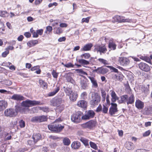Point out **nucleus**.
Here are the masks:
<instances>
[{"mask_svg": "<svg viewBox=\"0 0 152 152\" xmlns=\"http://www.w3.org/2000/svg\"><path fill=\"white\" fill-rule=\"evenodd\" d=\"M78 62L82 65H88L89 64V62L88 61L83 59L79 60Z\"/></svg>", "mask_w": 152, "mask_h": 152, "instance_id": "45", "label": "nucleus"}, {"mask_svg": "<svg viewBox=\"0 0 152 152\" xmlns=\"http://www.w3.org/2000/svg\"><path fill=\"white\" fill-rule=\"evenodd\" d=\"M40 109L42 110L44 112H48L49 111V109L48 107H39Z\"/></svg>", "mask_w": 152, "mask_h": 152, "instance_id": "51", "label": "nucleus"}, {"mask_svg": "<svg viewBox=\"0 0 152 152\" xmlns=\"http://www.w3.org/2000/svg\"><path fill=\"white\" fill-rule=\"evenodd\" d=\"M94 51L97 53L99 52L100 54L101 55L102 53H105L107 50L105 45L102 46L96 44L94 46Z\"/></svg>", "mask_w": 152, "mask_h": 152, "instance_id": "7", "label": "nucleus"}, {"mask_svg": "<svg viewBox=\"0 0 152 152\" xmlns=\"http://www.w3.org/2000/svg\"><path fill=\"white\" fill-rule=\"evenodd\" d=\"M32 138L33 140L37 142L41 139V136L39 133H34L32 136Z\"/></svg>", "mask_w": 152, "mask_h": 152, "instance_id": "31", "label": "nucleus"}, {"mask_svg": "<svg viewBox=\"0 0 152 152\" xmlns=\"http://www.w3.org/2000/svg\"><path fill=\"white\" fill-rule=\"evenodd\" d=\"M80 140L83 143L85 146H89L88 140V139L84 137H81L80 139Z\"/></svg>", "mask_w": 152, "mask_h": 152, "instance_id": "39", "label": "nucleus"}, {"mask_svg": "<svg viewBox=\"0 0 152 152\" xmlns=\"http://www.w3.org/2000/svg\"><path fill=\"white\" fill-rule=\"evenodd\" d=\"M101 97L98 93L92 92L91 93L90 103L92 106L97 105L100 101Z\"/></svg>", "mask_w": 152, "mask_h": 152, "instance_id": "4", "label": "nucleus"}, {"mask_svg": "<svg viewBox=\"0 0 152 152\" xmlns=\"http://www.w3.org/2000/svg\"><path fill=\"white\" fill-rule=\"evenodd\" d=\"M87 94L86 92H84L81 93L80 96L82 99H84L85 97L86 96Z\"/></svg>", "mask_w": 152, "mask_h": 152, "instance_id": "57", "label": "nucleus"}, {"mask_svg": "<svg viewBox=\"0 0 152 152\" xmlns=\"http://www.w3.org/2000/svg\"><path fill=\"white\" fill-rule=\"evenodd\" d=\"M66 38L65 37H61L59 38L58 39V41L59 42H62L63 41H64L66 40Z\"/></svg>", "mask_w": 152, "mask_h": 152, "instance_id": "63", "label": "nucleus"}, {"mask_svg": "<svg viewBox=\"0 0 152 152\" xmlns=\"http://www.w3.org/2000/svg\"><path fill=\"white\" fill-rule=\"evenodd\" d=\"M138 66L140 69L146 72H148L150 70L149 66L147 64L142 62L139 64Z\"/></svg>", "mask_w": 152, "mask_h": 152, "instance_id": "14", "label": "nucleus"}, {"mask_svg": "<svg viewBox=\"0 0 152 152\" xmlns=\"http://www.w3.org/2000/svg\"><path fill=\"white\" fill-rule=\"evenodd\" d=\"M9 53V51L6 50V51L2 53V56L3 57H5Z\"/></svg>", "mask_w": 152, "mask_h": 152, "instance_id": "59", "label": "nucleus"}, {"mask_svg": "<svg viewBox=\"0 0 152 152\" xmlns=\"http://www.w3.org/2000/svg\"><path fill=\"white\" fill-rule=\"evenodd\" d=\"M36 108L33 107L31 109L28 108H22L20 105H16L15 106V111L17 114L18 112H20L23 113H34V110H36Z\"/></svg>", "mask_w": 152, "mask_h": 152, "instance_id": "2", "label": "nucleus"}, {"mask_svg": "<svg viewBox=\"0 0 152 152\" xmlns=\"http://www.w3.org/2000/svg\"><path fill=\"white\" fill-rule=\"evenodd\" d=\"M76 71H77L78 73H80V74H81L82 75H87V74L86 72H84L81 69H76Z\"/></svg>", "mask_w": 152, "mask_h": 152, "instance_id": "46", "label": "nucleus"}, {"mask_svg": "<svg viewBox=\"0 0 152 152\" xmlns=\"http://www.w3.org/2000/svg\"><path fill=\"white\" fill-rule=\"evenodd\" d=\"M149 90V85H147L142 86L141 87V90L145 94L147 93Z\"/></svg>", "mask_w": 152, "mask_h": 152, "instance_id": "35", "label": "nucleus"}, {"mask_svg": "<svg viewBox=\"0 0 152 152\" xmlns=\"http://www.w3.org/2000/svg\"><path fill=\"white\" fill-rule=\"evenodd\" d=\"M116 45L113 42H110L109 43L108 47L112 50H115L116 49Z\"/></svg>", "mask_w": 152, "mask_h": 152, "instance_id": "41", "label": "nucleus"}, {"mask_svg": "<svg viewBox=\"0 0 152 152\" xmlns=\"http://www.w3.org/2000/svg\"><path fill=\"white\" fill-rule=\"evenodd\" d=\"M101 94L102 97H106V93L103 89H101Z\"/></svg>", "mask_w": 152, "mask_h": 152, "instance_id": "60", "label": "nucleus"}, {"mask_svg": "<svg viewBox=\"0 0 152 152\" xmlns=\"http://www.w3.org/2000/svg\"><path fill=\"white\" fill-rule=\"evenodd\" d=\"M90 56V54L88 53H85L82 54L81 55V57L84 58L85 59H88L89 58Z\"/></svg>", "mask_w": 152, "mask_h": 152, "instance_id": "47", "label": "nucleus"}, {"mask_svg": "<svg viewBox=\"0 0 152 152\" xmlns=\"http://www.w3.org/2000/svg\"><path fill=\"white\" fill-rule=\"evenodd\" d=\"M24 97L20 94H14L11 97V99L17 101H21L24 99Z\"/></svg>", "mask_w": 152, "mask_h": 152, "instance_id": "23", "label": "nucleus"}, {"mask_svg": "<svg viewBox=\"0 0 152 152\" xmlns=\"http://www.w3.org/2000/svg\"><path fill=\"white\" fill-rule=\"evenodd\" d=\"M144 115H149L152 114V107L147 106L145 107L142 111Z\"/></svg>", "mask_w": 152, "mask_h": 152, "instance_id": "21", "label": "nucleus"}, {"mask_svg": "<svg viewBox=\"0 0 152 152\" xmlns=\"http://www.w3.org/2000/svg\"><path fill=\"white\" fill-rule=\"evenodd\" d=\"M38 35H42L43 32V30L42 29H39L37 31Z\"/></svg>", "mask_w": 152, "mask_h": 152, "instance_id": "64", "label": "nucleus"}, {"mask_svg": "<svg viewBox=\"0 0 152 152\" xmlns=\"http://www.w3.org/2000/svg\"><path fill=\"white\" fill-rule=\"evenodd\" d=\"M4 115L6 116L13 117L17 115V112L13 108H9L6 110L4 112Z\"/></svg>", "mask_w": 152, "mask_h": 152, "instance_id": "9", "label": "nucleus"}, {"mask_svg": "<svg viewBox=\"0 0 152 152\" xmlns=\"http://www.w3.org/2000/svg\"><path fill=\"white\" fill-rule=\"evenodd\" d=\"M47 118L45 115L33 117L31 121L32 122H41L47 121Z\"/></svg>", "mask_w": 152, "mask_h": 152, "instance_id": "11", "label": "nucleus"}, {"mask_svg": "<svg viewBox=\"0 0 152 152\" xmlns=\"http://www.w3.org/2000/svg\"><path fill=\"white\" fill-rule=\"evenodd\" d=\"M64 77L66 78L67 81L68 82H70L73 85H74L75 84V81L73 79L71 76L70 73H65L64 76Z\"/></svg>", "mask_w": 152, "mask_h": 152, "instance_id": "20", "label": "nucleus"}, {"mask_svg": "<svg viewBox=\"0 0 152 152\" xmlns=\"http://www.w3.org/2000/svg\"><path fill=\"white\" fill-rule=\"evenodd\" d=\"M38 41L37 40H33L27 42V45L29 47L34 46L38 44Z\"/></svg>", "mask_w": 152, "mask_h": 152, "instance_id": "33", "label": "nucleus"}, {"mask_svg": "<svg viewBox=\"0 0 152 152\" xmlns=\"http://www.w3.org/2000/svg\"><path fill=\"white\" fill-rule=\"evenodd\" d=\"M125 146L128 150H133L135 148L134 144L132 142L129 141L126 142Z\"/></svg>", "mask_w": 152, "mask_h": 152, "instance_id": "26", "label": "nucleus"}, {"mask_svg": "<svg viewBox=\"0 0 152 152\" xmlns=\"http://www.w3.org/2000/svg\"><path fill=\"white\" fill-rule=\"evenodd\" d=\"M124 76L121 72L117 73L116 74H114L112 75V78L115 80H119L120 81H122Z\"/></svg>", "mask_w": 152, "mask_h": 152, "instance_id": "16", "label": "nucleus"}, {"mask_svg": "<svg viewBox=\"0 0 152 152\" xmlns=\"http://www.w3.org/2000/svg\"><path fill=\"white\" fill-rule=\"evenodd\" d=\"M80 83L81 88L82 89H86L88 88V82L87 79H85L81 80Z\"/></svg>", "mask_w": 152, "mask_h": 152, "instance_id": "17", "label": "nucleus"}, {"mask_svg": "<svg viewBox=\"0 0 152 152\" xmlns=\"http://www.w3.org/2000/svg\"><path fill=\"white\" fill-rule=\"evenodd\" d=\"M126 104L127 105L129 104H132L133 103L134 101V95L132 94L130 96H129L127 95V98Z\"/></svg>", "mask_w": 152, "mask_h": 152, "instance_id": "25", "label": "nucleus"}, {"mask_svg": "<svg viewBox=\"0 0 152 152\" xmlns=\"http://www.w3.org/2000/svg\"><path fill=\"white\" fill-rule=\"evenodd\" d=\"M28 144L30 145H34V144L36 143V142H34V140L32 141L31 140H28Z\"/></svg>", "mask_w": 152, "mask_h": 152, "instance_id": "62", "label": "nucleus"}, {"mask_svg": "<svg viewBox=\"0 0 152 152\" xmlns=\"http://www.w3.org/2000/svg\"><path fill=\"white\" fill-rule=\"evenodd\" d=\"M7 102L5 100L0 101V111L4 110L7 107Z\"/></svg>", "mask_w": 152, "mask_h": 152, "instance_id": "29", "label": "nucleus"}, {"mask_svg": "<svg viewBox=\"0 0 152 152\" xmlns=\"http://www.w3.org/2000/svg\"><path fill=\"white\" fill-rule=\"evenodd\" d=\"M51 74L54 78H57V77L58 73H57L54 70L52 71Z\"/></svg>", "mask_w": 152, "mask_h": 152, "instance_id": "54", "label": "nucleus"}, {"mask_svg": "<svg viewBox=\"0 0 152 152\" xmlns=\"http://www.w3.org/2000/svg\"><path fill=\"white\" fill-rule=\"evenodd\" d=\"M39 82L41 86L44 88H46L47 87V83L42 80H39Z\"/></svg>", "mask_w": 152, "mask_h": 152, "instance_id": "40", "label": "nucleus"}, {"mask_svg": "<svg viewBox=\"0 0 152 152\" xmlns=\"http://www.w3.org/2000/svg\"><path fill=\"white\" fill-rule=\"evenodd\" d=\"M97 60L99 62H100V63L103 64L104 65H108L109 64L108 62L107 61L103 58H99Z\"/></svg>", "mask_w": 152, "mask_h": 152, "instance_id": "43", "label": "nucleus"}, {"mask_svg": "<svg viewBox=\"0 0 152 152\" xmlns=\"http://www.w3.org/2000/svg\"><path fill=\"white\" fill-rule=\"evenodd\" d=\"M116 19L119 23L121 22H129L130 23L132 21L131 19H125L124 17L122 16H117Z\"/></svg>", "mask_w": 152, "mask_h": 152, "instance_id": "19", "label": "nucleus"}, {"mask_svg": "<svg viewBox=\"0 0 152 152\" xmlns=\"http://www.w3.org/2000/svg\"><path fill=\"white\" fill-rule=\"evenodd\" d=\"M82 114L83 113L80 111H78L74 114L71 117L72 121L76 123L80 122L81 121V116Z\"/></svg>", "mask_w": 152, "mask_h": 152, "instance_id": "6", "label": "nucleus"}, {"mask_svg": "<svg viewBox=\"0 0 152 152\" xmlns=\"http://www.w3.org/2000/svg\"><path fill=\"white\" fill-rule=\"evenodd\" d=\"M90 19V17H88L86 18H83L82 20V22H86L88 23L89 22V19Z\"/></svg>", "mask_w": 152, "mask_h": 152, "instance_id": "58", "label": "nucleus"}, {"mask_svg": "<svg viewBox=\"0 0 152 152\" xmlns=\"http://www.w3.org/2000/svg\"><path fill=\"white\" fill-rule=\"evenodd\" d=\"M105 66L107 67V68H108L110 69L111 72H113L115 73H118L119 72H118V70L116 68L112 66Z\"/></svg>", "mask_w": 152, "mask_h": 152, "instance_id": "42", "label": "nucleus"}, {"mask_svg": "<svg viewBox=\"0 0 152 152\" xmlns=\"http://www.w3.org/2000/svg\"><path fill=\"white\" fill-rule=\"evenodd\" d=\"M135 105L136 107L139 109H142L144 107V103L139 99L136 100Z\"/></svg>", "mask_w": 152, "mask_h": 152, "instance_id": "24", "label": "nucleus"}, {"mask_svg": "<svg viewBox=\"0 0 152 152\" xmlns=\"http://www.w3.org/2000/svg\"><path fill=\"white\" fill-rule=\"evenodd\" d=\"M62 64L64 66L67 68L73 67L74 66V65L72 64L71 63H69L66 64H64L62 63Z\"/></svg>", "mask_w": 152, "mask_h": 152, "instance_id": "48", "label": "nucleus"}, {"mask_svg": "<svg viewBox=\"0 0 152 152\" xmlns=\"http://www.w3.org/2000/svg\"><path fill=\"white\" fill-rule=\"evenodd\" d=\"M89 78L90 79L93 86L96 88L98 86V84L96 81L95 79L93 77H89Z\"/></svg>", "mask_w": 152, "mask_h": 152, "instance_id": "38", "label": "nucleus"}, {"mask_svg": "<svg viewBox=\"0 0 152 152\" xmlns=\"http://www.w3.org/2000/svg\"><path fill=\"white\" fill-rule=\"evenodd\" d=\"M42 104L40 101L35 100H31L28 99L23 101L21 103V105L23 107H28L37 105H41Z\"/></svg>", "mask_w": 152, "mask_h": 152, "instance_id": "3", "label": "nucleus"}, {"mask_svg": "<svg viewBox=\"0 0 152 152\" xmlns=\"http://www.w3.org/2000/svg\"><path fill=\"white\" fill-rule=\"evenodd\" d=\"M63 142L64 144L65 145L68 146L71 143V141L70 139L66 137H65L64 138Z\"/></svg>", "mask_w": 152, "mask_h": 152, "instance_id": "36", "label": "nucleus"}, {"mask_svg": "<svg viewBox=\"0 0 152 152\" xmlns=\"http://www.w3.org/2000/svg\"><path fill=\"white\" fill-rule=\"evenodd\" d=\"M95 115L94 112L92 110H89L86 112V114L81 117V119L83 120H88L94 117Z\"/></svg>", "mask_w": 152, "mask_h": 152, "instance_id": "8", "label": "nucleus"}, {"mask_svg": "<svg viewBox=\"0 0 152 152\" xmlns=\"http://www.w3.org/2000/svg\"><path fill=\"white\" fill-rule=\"evenodd\" d=\"M10 92V91H7L4 89H0V93H1L9 94Z\"/></svg>", "mask_w": 152, "mask_h": 152, "instance_id": "55", "label": "nucleus"}, {"mask_svg": "<svg viewBox=\"0 0 152 152\" xmlns=\"http://www.w3.org/2000/svg\"><path fill=\"white\" fill-rule=\"evenodd\" d=\"M39 66H34L31 68V70L32 71H34L35 70H37V69H39Z\"/></svg>", "mask_w": 152, "mask_h": 152, "instance_id": "61", "label": "nucleus"}, {"mask_svg": "<svg viewBox=\"0 0 152 152\" xmlns=\"http://www.w3.org/2000/svg\"><path fill=\"white\" fill-rule=\"evenodd\" d=\"M63 101L61 98H54L50 100V102L52 105L58 107L62 103Z\"/></svg>", "mask_w": 152, "mask_h": 152, "instance_id": "10", "label": "nucleus"}, {"mask_svg": "<svg viewBox=\"0 0 152 152\" xmlns=\"http://www.w3.org/2000/svg\"><path fill=\"white\" fill-rule=\"evenodd\" d=\"M151 133V131L150 130H148L145 133H144L143 134V136L144 137H146L148 136Z\"/></svg>", "mask_w": 152, "mask_h": 152, "instance_id": "56", "label": "nucleus"}, {"mask_svg": "<svg viewBox=\"0 0 152 152\" xmlns=\"http://www.w3.org/2000/svg\"><path fill=\"white\" fill-rule=\"evenodd\" d=\"M93 46V44L92 43H89L85 45L81 49L82 51H87L90 50L92 47Z\"/></svg>", "mask_w": 152, "mask_h": 152, "instance_id": "30", "label": "nucleus"}, {"mask_svg": "<svg viewBox=\"0 0 152 152\" xmlns=\"http://www.w3.org/2000/svg\"><path fill=\"white\" fill-rule=\"evenodd\" d=\"M96 122L94 121H90L82 125V126L84 128L91 129L94 127L96 125Z\"/></svg>", "mask_w": 152, "mask_h": 152, "instance_id": "12", "label": "nucleus"}, {"mask_svg": "<svg viewBox=\"0 0 152 152\" xmlns=\"http://www.w3.org/2000/svg\"><path fill=\"white\" fill-rule=\"evenodd\" d=\"M66 95L69 96L70 100L73 102L76 101L78 96L77 92L76 91H73L71 88H66L64 90Z\"/></svg>", "mask_w": 152, "mask_h": 152, "instance_id": "1", "label": "nucleus"}, {"mask_svg": "<svg viewBox=\"0 0 152 152\" xmlns=\"http://www.w3.org/2000/svg\"><path fill=\"white\" fill-rule=\"evenodd\" d=\"M19 125L21 128L24 127L25 125L24 121L22 120H21L19 121Z\"/></svg>", "mask_w": 152, "mask_h": 152, "instance_id": "52", "label": "nucleus"}, {"mask_svg": "<svg viewBox=\"0 0 152 152\" xmlns=\"http://www.w3.org/2000/svg\"><path fill=\"white\" fill-rule=\"evenodd\" d=\"M141 59L146 61V62L149 63L150 64H152V62L151 59H152V56L151 55L149 56H141L139 57Z\"/></svg>", "mask_w": 152, "mask_h": 152, "instance_id": "22", "label": "nucleus"}, {"mask_svg": "<svg viewBox=\"0 0 152 152\" xmlns=\"http://www.w3.org/2000/svg\"><path fill=\"white\" fill-rule=\"evenodd\" d=\"M7 14V12L5 11H0V16L5 17Z\"/></svg>", "mask_w": 152, "mask_h": 152, "instance_id": "50", "label": "nucleus"}, {"mask_svg": "<svg viewBox=\"0 0 152 152\" xmlns=\"http://www.w3.org/2000/svg\"><path fill=\"white\" fill-rule=\"evenodd\" d=\"M54 33L55 34H59L62 33V31L60 27L55 28H54Z\"/></svg>", "mask_w": 152, "mask_h": 152, "instance_id": "44", "label": "nucleus"}, {"mask_svg": "<svg viewBox=\"0 0 152 152\" xmlns=\"http://www.w3.org/2000/svg\"><path fill=\"white\" fill-rule=\"evenodd\" d=\"M118 61L121 65L125 66L128 65L130 62L129 59L124 57H119Z\"/></svg>", "mask_w": 152, "mask_h": 152, "instance_id": "15", "label": "nucleus"}, {"mask_svg": "<svg viewBox=\"0 0 152 152\" xmlns=\"http://www.w3.org/2000/svg\"><path fill=\"white\" fill-rule=\"evenodd\" d=\"M60 88L58 87H57L55 88L53 91L49 93L48 94L49 96H53L55 95L59 90Z\"/></svg>", "mask_w": 152, "mask_h": 152, "instance_id": "37", "label": "nucleus"}, {"mask_svg": "<svg viewBox=\"0 0 152 152\" xmlns=\"http://www.w3.org/2000/svg\"><path fill=\"white\" fill-rule=\"evenodd\" d=\"M80 146V143L78 141H75L73 142L71 144V147L75 149H77Z\"/></svg>", "mask_w": 152, "mask_h": 152, "instance_id": "34", "label": "nucleus"}, {"mask_svg": "<svg viewBox=\"0 0 152 152\" xmlns=\"http://www.w3.org/2000/svg\"><path fill=\"white\" fill-rule=\"evenodd\" d=\"M127 95H125L121 96L120 97V99L118 100V102L120 104L126 103Z\"/></svg>", "mask_w": 152, "mask_h": 152, "instance_id": "32", "label": "nucleus"}, {"mask_svg": "<svg viewBox=\"0 0 152 152\" xmlns=\"http://www.w3.org/2000/svg\"><path fill=\"white\" fill-rule=\"evenodd\" d=\"M102 112L104 113H107L108 111V107H106L104 105H103V108L102 110Z\"/></svg>", "mask_w": 152, "mask_h": 152, "instance_id": "53", "label": "nucleus"}, {"mask_svg": "<svg viewBox=\"0 0 152 152\" xmlns=\"http://www.w3.org/2000/svg\"><path fill=\"white\" fill-rule=\"evenodd\" d=\"M111 106L110 107L109 110V113L112 115L118 111L117 105L116 104L113 103H111Z\"/></svg>", "mask_w": 152, "mask_h": 152, "instance_id": "13", "label": "nucleus"}, {"mask_svg": "<svg viewBox=\"0 0 152 152\" xmlns=\"http://www.w3.org/2000/svg\"><path fill=\"white\" fill-rule=\"evenodd\" d=\"M48 127L49 129L51 131L56 132L61 131L64 126H62L60 124H56L49 125Z\"/></svg>", "mask_w": 152, "mask_h": 152, "instance_id": "5", "label": "nucleus"}, {"mask_svg": "<svg viewBox=\"0 0 152 152\" xmlns=\"http://www.w3.org/2000/svg\"><path fill=\"white\" fill-rule=\"evenodd\" d=\"M110 92H111V96L112 97L111 101L112 102V103H114L116 102L117 100L118 99V97L117 96L114 91L111 90Z\"/></svg>", "mask_w": 152, "mask_h": 152, "instance_id": "27", "label": "nucleus"}, {"mask_svg": "<svg viewBox=\"0 0 152 152\" xmlns=\"http://www.w3.org/2000/svg\"><path fill=\"white\" fill-rule=\"evenodd\" d=\"M103 66L97 68L94 71L96 72L98 74H105L107 73L108 70L107 68L105 66Z\"/></svg>", "mask_w": 152, "mask_h": 152, "instance_id": "18", "label": "nucleus"}, {"mask_svg": "<svg viewBox=\"0 0 152 152\" xmlns=\"http://www.w3.org/2000/svg\"><path fill=\"white\" fill-rule=\"evenodd\" d=\"M89 144L91 148L95 149H96L97 148V147L96 144H95L94 142L90 141L89 142Z\"/></svg>", "mask_w": 152, "mask_h": 152, "instance_id": "49", "label": "nucleus"}, {"mask_svg": "<svg viewBox=\"0 0 152 152\" xmlns=\"http://www.w3.org/2000/svg\"><path fill=\"white\" fill-rule=\"evenodd\" d=\"M77 105L83 108H86L87 106V102L84 100H80L77 102Z\"/></svg>", "mask_w": 152, "mask_h": 152, "instance_id": "28", "label": "nucleus"}]
</instances>
